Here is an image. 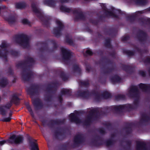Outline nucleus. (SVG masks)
Wrapping results in <instances>:
<instances>
[{"label": "nucleus", "mask_w": 150, "mask_h": 150, "mask_svg": "<svg viewBox=\"0 0 150 150\" xmlns=\"http://www.w3.org/2000/svg\"><path fill=\"white\" fill-rule=\"evenodd\" d=\"M122 68L127 72L130 74L134 72V68L131 66L123 65L122 66Z\"/></svg>", "instance_id": "nucleus-32"}, {"label": "nucleus", "mask_w": 150, "mask_h": 150, "mask_svg": "<svg viewBox=\"0 0 150 150\" xmlns=\"http://www.w3.org/2000/svg\"><path fill=\"white\" fill-rule=\"evenodd\" d=\"M92 142L93 145L96 147L101 146L104 143L103 138L99 135L96 136Z\"/></svg>", "instance_id": "nucleus-24"}, {"label": "nucleus", "mask_w": 150, "mask_h": 150, "mask_svg": "<svg viewBox=\"0 0 150 150\" xmlns=\"http://www.w3.org/2000/svg\"><path fill=\"white\" fill-rule=\"evenodd\" d=\"M35 110L41 109L43 107V104L41 100L38 98L34 99L32 102Z\"/></svg>", "instance_id": "nucleus-25"}, {"label": "nucleus", "mask_w": 150, "mask_h": 150, "mask_svg": "<svg viewBox=\"0 0 150 150\" xmlns=\"http://www.w3.org/2000/svg\"><path fill=\"white\" fill-rule=\"evenodd\" d=\"M86 119L83 122V124L86 126H89L94 121L98 120L99 115L100 114V111H99L97 108H94L91 110L89 112Z\"/></svg>", "instance_id": "nucleus-7"}, {"label": "nucleus", "mask_w": 150, "mask_h": 150, "mask_svg": "<svg viewBox=\"0 0 150 150\" xmlns=\"http://www.w3.org/2000/svg\"><path fill=\"white\" fill-rule=\"evenodd\" d=\"M73 13L74 14H76L74 18L75 21H77L79 20H81L84 21L86 20V17L83 12L79 9H75L73 11Z\"/></svg>", "instance_id": "nucleus-18"}, {"label": "nucleus", "mask_w": 150, "mask_h": 150, "mask_svg": "<svg viewBox=\"0 0 150 150\" xmlns=\"http://www.w3.org/2000/svg\"><path fill=\"white\" fill-rule=\"evenodd\" d=\"M69 35L67 34L65 36V41L69 45H73L74 43L73 41L71 39L69 38Z\"/></svg>", "instance_id": "nucleus-48"}, {"label": "nucleus", "mask_w": 150, "mask_h": 150, "mask_svg": "<svg viewBox=\"0 0 150 150\" xmlns=\"http://www.w3.org/2000/svg\"><path fill=\"white\" fill-rule=\"evenodd\" d=\"M128 94L129 97L136 98L134 100L133 105L127 104V105H130L131 106V108H128L129 111L137 109L139 105V98L140 96V92L137 86L134 85L131 86L129 90Z\"/></svg>", "instance_id": "nucleus-2"}, {"label": "nucleus", "mask_w": 150, "mask_h": 150, "mask_svg": "<svg viewBox=\"0 0 150 150\" xmlns=\"http://www.w3.org/2000/svg\"><path fill=\"white\" fill-rule=\"evenodd\" d=\"M149 11H150V7L148 9L141 11H138L137 13L140 14H143L146 13Z\"/></svg>", "instance_id": "nucleus-63"}, {"label": "nucleus", "mask_w": 150, "mask_h": 150, "mask_svg": "<svg viewBox=\"0 0 150 150\" xmlns=\"http://www.w3.org/2000/svg\"><path fill=\"white\" fill-rule=\"evenodd\" d=\"M20 100L19 98L17 95L16 94H14L12 95V98L10 101L12 103L17 105L19 103Z\"/></svg>", "instance_id": "nucleus-36"}, {"label": "nucleus", "mask_w": 150, "mask_h": 150, "mask_svg": "<svg viewBox=\"0 0 150 150\" xmlns=\"http://www.w3.org/2000/svg\"><path fill=\"white\" fill-rule=\"evenodd\" d=\"M44 3L45 5L52 7H55L56 5L54 0H45L44 1Z\"/></svg>", "instance_id": "nucleus-35"}, {"label": "nucleus", "mask_w": 150, "mask_h": 150, "mask_svg": "<svg viewBox=\"0 0 150 150\" xmlns=\"http://www.w3.org/2000/svg\"><path fill=\"white\" fill-rule=\"evenodd\" d=\"M39 86L38 85L32 84L27 90V92L32 96L37 94L38 93Z\"/></svg>", "instance_id": "nucleus-20"}, {"label": "nucleus", "mask_w": 150, "mask_h": 150, "mask_svg": "<svg viewBox=\"0 0 150 150\" xmlns=\"http://www.w3.org/2000/svg\"><path fill=\"white\" fill-rule=\"evenodd\" d=\"M60 77L62 80L64 81L67 80L69 78L68 75L63 71L61 72L60 74Z\"/></svg>", "instance_id": "nucleus-45"}, {"label": "nucleus", "mask_w": 150, "mask_h": 150, "mask_svg": "<svg viewBox=\"0 0 150 150\" xmlns=\"http://www.w3.org/2000/svg\"><path fill=\"white\" fill-rule=\"evenodd\" d=\"M24 140L22 135L13 134L10 137L7 141L11 144H19L22 143Z\"/></svg>", "instance_id": "nucleus-12"}, {"label": "nucleus", "mask_w": 150, "mask_h": 150, "mask_svg": "<svg viewBox=\"0 0 150 150\" xmlns=\"http://www.w3.org/2000/svg\"><path fill=\"white\" fill-rule=\"evenodd\" d=\"M56 23L58 27H55L53 30V34L56 37H58L61 35V31L63 30L64 26V24L60 21L57 20Z\"/></svg>", "instance_id": "nucleus-14"}, {"label": "nucleus", "mask_w": 150, "mask_h": 150, "mask_svg": "<svg viewBox=\"0 0 150 150\" xmlns=\"http://www.w3.org/2000/svg\"><path fill=\"white\" fill-rule=\"evenodd\" d=\"M98 132L101 134L104 135L106 133V132L103 128H100L98 129Z\"/></svg>", "instance_id": "nucleus-64"}, {"label": "nucleus", "mask_w": 150, "mask_h": 150, "mask_svg": "<svg viewBox=\"0 0 150 150\" xmlns=\"http://www.w3.org/2000/svg\"><path fill=\"white\" fill-rule=\"evenodd\" d=\"M5 20L7 21L10 24L13 23L16 21V17L14 15H11L9 16L8 17L6 18Z\"/></svg>", "instance_id": "nucleus-37"}, {"label": "nucleus", "mask_w": 150, "mask_h": 150, "mask_svg": "<svg viewBox=\"0 0 150 150\" xmlns=\"http://www.w3.org/2000/svg\"><path fill=\"white\" fill-rule=\"evenodd\" d=\"M27 139L31 147L30 150H39L38 144L35 142H33L30 137H28Z\"/></svg>", "instance_id": "nucleus-28"}, {"label": "nucleus", "mask_w": 150, "mask_h": 150, "mask_svg": "<svg viewBox=\"0 0 150 150\" xmlns=\"http://www.w3.org/2000/svg\"><path fill=\"white\" fill-rule=\"evenodd\" d=\"M89 22L90 23H92L94 25H98L99 21L98 20L90 19H89Z\"/></svg>", "instance_id": "nucleus-59"}, {"label": "nucleus", "mask_w": 150, "mask_h": 150, "mask_svg": "<svg viewBox=\"0 0 150 150\" xmlns=\"http://www.w3.org/2000/svg\"><path fill=\"white\" fill-rule=\"evenodd\" d=\"M61 50L62 56L63 59L67 64L70 63L71 59L72 56V52L70 50L61 47Z\"/></svg>", "instance_id": "nucleus-13"}, {"label": "nucleus", "mask_w": 150, "mask_h": 150, "mask_svg": "<svg viewBox=\"0 0 150 150\" xmlns=\"http://www.w3.org/2000/svg\"><path fill=\"white\" fill-rule=\"evenodd\" d=\"M22 23L24 25H31L30 23L28 20L24 18L22 20Z\"/></svg>", "instance_id": "nucleus-61"}, {"label": "nucleus", "mask_w": 150, "mask_h": 150, "mask_svg": "<svg viewBox=\"0 0 150 150\" xmlns=\"http://www.w3.org/2000/svg\"><path fill=\"white\" fill-rule=\"evenodd\" d=\"M42 46L39 49L41 52H52L57 49L59 45L54 40H48L40 43Z\"/></svg>", "instance_id": "nucleus-3"}, {"label": "nucleus", "mask_w": 150, "mask_h": 150, "mask_svg": "<svg viewBox=\"0 0 150 150\" xmlns=\"http://www.w3.org/2000/svg\"><path fill=\"white\" fill-rule=\"evenodd\" d=\"M137 4L140 5H144L146 3V0H135Z\"/></svg>", "instance_id": "nucleus-58"}, {"label": "nucleus", "mask_w": 150, "mask_h": 150, "mask_svg": "<svg viewBox=\"0 0 150 150\" xmlns=\"http://www.w3.org/2000/svg\"><path fill=\"white\" fill-rule=\"evenodd\" d=\"M8 82L7 78H3L0 79V86L4 88L8 84Z\"/></svg>", "instance_id": "nucleus-39"}, {"label": "nucleus", "mask_w": 150, "mask_h": 150, "mask_svg": "<svg viewBox=\"0 0 150 150\" xmlns=\"http://www.w3.org/2000/svg\"><path fill=\"white\" fill-rule=\"evenodd\" d=\"M131 107L130 105H127V104L106 107L103 109V110H100V114L102 115H107L111 112L120 114L125 111H129L128 108H131Z\"/></svg>", "instance_id": "nucleus-1"}, {"label": "nucleus", "mask_w": 150, "mask_h": 150, "mask_svg": "<svg viewBox=\"0 0 150 150\" xmlns=\"http://www.w3.org/2000/svg\"><path fill=\"white\" fill-rule=\"evenodd\" d=\"M85 140V138L83 134H78L76 135L74 138V144L76 146L84 143Z\"/></svg>", "instance_id": "nucleus-16"}, {"label": "nucleus", "mask_w": 150, "mask_h": 150, "mask_svg": "<svg viewBox=\"0 0 150 150\" xmlns=\"http://www.w3.org/2000/svg\"><path fill=\"white\" fill-rule=\"evenodd\" d=\"M14 38L15 42L25 48L29 46L30 38L27 35L23 34L16 35Z\"/></svg>", "instance_id": "nucleus-9"}, {"label": "nucleus", "mask_w": 150, "mask_h": 150, "mask_svg": "<svg viewBox=\"0 0 150 150\" xmlns=\"http://www.w3.org/2000/svg\"><path fill=\"white\" fill-rule=\"evenodd\" d=\"M103 125L106 127L108 129H112V124L110 122H105L103 123Z\"/></svg>", "instance_id": "nucleus-57"}, {"label": "nucleus", "mask_w": 150, "mask_h": 150, "mask_svg": "<svg viewBox=\"0 0 150 150\" xmlns=\"http://www.w3.org/2000/svg\"><path fill=\"white\" fill-rule=\"evenodd\" d=\"M108 54L109 55L112 57L115 58L116 55V52L115 51H113L112 52H110L107 51L106 54Z\"/></svg>", "instance_id": "nucleus-60"}, {"label": "nucleus", "mask_w": 150, "mask_h": 150, "mask_svg": "<svg viewBox=\"0 0 150 150\" xmlns=\"http://www.w3.org/2000/svg\"><path fill=\"white\" fill-rule=\"evenodd\" d=\"M26 106L27 109L30 112V115L32 117H33L34 116V114L30 105L28 103H26Z\"/></svg>", "instance_id": "nucleus-55"}, {"label": "nucleus", "mask_w": 150, "mask_h": 150, "mask_svg": "<svg viewBox=\"0 0 150 150\" xmlns=\"http://www.w3.org/2000/svg\"><path fill=\"white\" fill-rule=\"evenodd\" d=\"M125 142L127 146L125 148L127 150H130L132 142L131 141L128 140L126 141Z\"/></svg>", "instance_id": "nucleus-56"}, {"label": "nucleus", "mask_w": 150, "mask_h": 150, "mask_svg": "<svg viewBox=\"0 0 150 150\" xmlns=\"http://www.w3.org/2000/svg\"><path fill=\"white\" fill-rule=\"evenodd\" d=\"M134 125V124L132 122L126 123L125 125L124 129L127 134H131L132 132V127Z\"/></svg>", "instance_id": "nucleus-27"}, {"label": "nucleus", "mask_w": 150, "mask_h": 150, "mask_svg": "<svg viewBox=\"0 0 150 150\" xmlns=\"http://www.w3.org/2000/svg\"><path fill=\"white\" fill-rule=\"evenodd\" d=\"M10 53L11 55L14 57H17L19 54L18 52L13 50L11 51Z\"/></svg>", "instance_id": "nucleus-62"}, {"label": "nucleus", "mask_w": 150, "mask_h": 150, "mask_svg": "<svg viewBox=\"0 0 150 150\" xmlns=\"http://www.w3.org/2000/svg\"><path fill=\"white\" fill-rule=\"evenodd\" d=\"M136 38L141 44L144 45L146 42L149 36L146 32L140 29L137 32Z\"/></svg>", "instance_id": "nucleus-10"}, {"label": "nucleus", "mask_w": 150, "mask_h": 150, "mask_svg": "<svg viewBox=\"0 0 150 150\" xmlns=\"http://www.w3.org/2000/svg\"><path fill=\"white\" fill-rule=\"evenodd\" d=\"M79 84L82 86L87 88L89 86V81L88 79H86L83 81H81L79 82Z\"/></svg>", "instance_id": "nucleus-41"}, {"label": "nucleus", "mask_w": 150, "mask_h": 150, "mask_svg": "<svg viewBox=\"0 0 150 150\" xmlns=\"http://www.w3.org/2000/svg\"><path fill=\"white\" fill-rule=\"evenodd\" d=\"M12 105V103L10 101L5 105L0 106V114L3 116L6 115V109H10Z\"/></svg>", "instance_id": "nucleus-23"}, {"label": "nucleus", "mask_w": 150, "mask_h": 150, "mask_svg": "<svg viewBox=\"0 0 150 150\" xmlns=\"http://www.w3.org/2000/svg\"><path fill=\"white\" fill-rule=\"evenodd\" d=\"M101 7L103 10L105 11V13L106 16H112L116 18H117L118 16L117 15L115 14L114 13H117V12L116 11V9L114 7L112 8V11H108L107 9L106 6L105 4H103L101 5Z\"/></svg>", "instance_id": "nucleus-21"}, {"label": "nucleus", "mask_w": 150, "mask_h": 150, "mask_svg": "<svg viewBox=\"0 0 150 150\" xmlns=\"http://www.w3.org/2000/svg\"><path fill=\"white\" fill-rule=\"evenodd\" d=\"M112 83L120 82L121 80V78L117 75H115L110 79Z\"/></svg>", "instance_id": "nucleus-40"}, {"label": "nucleus", "mask_w": 150, "mask_h": 150, "mask_svg": "<svg viewBox=\"0 0 150 150\" xmlns=\"http://www.w3.org/2000/svg\"><path fill=\"white\" fill-rule=\"evenodd\" d=\"M31 7L33 12L37 14V16L42 21V24L47 27L50 26V20L51 19L50 16L43 15L37 8L35 4L33 3L31 4Z\"/></svg>", "instance_id": "nucleus-6"}, {"label": "nucleus", "mask_w": 150, "mask_h": 150, "mask_svg": "<svg viewBox=\"0 0 150 150\" xmlns=\"http://www.w3.org/2000/svg\"><path fill=\"white\" fill-rule=\"evenodd\" d=\"M0 47L2 49H4L2 50L0 49V58H3L6 61H7V55L8 51L7 49L8 45L6 42L5 41L2 42L1 45H0Z\"/></svg>", "instance_id": "nucleus-15"}, {"label": "nucleus", "mask_w": 150, "mask_h": 150, "mask_svg": "<svg viewBox=\"0 0 150 150\" xmlns=\"http://www.w3.org/2000/svg\"><path fill=\"white\" fill-rule=\"evenodd\" d=\"M61 93L62 95H67L71 96V92L70 90L69 89H64L61 91Z\"/></svg>", "instance_id": "nucleus-44"}, {"label": "nucleus", "mask_w": 150, "mask_h": 150, "mask_svg": "<svg viewBox=\"0 0 150 150\" xmlns=\"http://www.w3.org/2000/svg\"><path fill=\"white\" fill-rule=\"evenodd\" d=\"M126 97L124 95L119 94L115 96V100L118 101L120 100H124L125 99Z\"/></svg>", "instance_id": "nucleus-53"}, {"label": "nucleus", "mask_w": 150, "mask_h": 150, "mask_svg": "<svg viewBox=\"0 0 150 150\" xmlns=\"http://www.w3.org/2000/svg\"><path fill=\"white\" fill-rule=\"evenodd\" d=\"M70 121L76 124H79L81 122V120L74 113H71L69 116Z\"/></svg>", "instance_id": "nucleus-29"}, {"label": "nucleus", "mask_w": 150, "mask_h": 150, "mask_svg": "<svg viewBox=\"0 0 150 150\" xmlns=\"http://www.w3.org/2000/svg\"><path fill=\"white\" fill-rule=\"evenodd\" d=\"M118 28H105L104 32L105 35H108L112 37H115L117 34Z\"/></svg>", "instance_id": "nucleus-22"}, {"label": "nucleus", "mask_w": 150, "mask_h": 150, "mask_svg": "<svg viewBox=\"0 0 150 150\" xmlns=\"http://www.w3.org/2000/svg\"><path fill=\"white\" fill-rule=\"evenodd\" d=\"M139 88L146 92L150 93V85H147L145 84L140 83L138 85Z\"/></svg>", "instance_id": "nucleus-33"}, {"label": "nucleus", "mask_w": 150, "mask_h": 150, "mask_svg": "<svg viewBox=\"0 0 150 150\" xmlns=\"http://www.w3.org/2000/svg\"><path fill=\"white\" fill-rule=\"evenodd\" d=\"M103 59L106 60L105 63L107 64H110L112 65L110 68L107 67L104 69L101 67L103 72L105 74H109L112 73L116 69V67L115 65H113V62L110 59H108L106 57H105L103 58Z\"/></svg>", "instance_id": "nucleus-11"}, {"label": "nucleus", "mask_w": 150, "mask_h": 150, "mask_svg": "<svg viewBox=\"0 0 150 150\" xmlns=\"http://www.w3.org/2000/svg\"><path fill=\"white\" fill-rule=\"evenodd\" d=\"M26 64L25 60L20 61L16 65L17 68L22 67L23 71L21 73L22 79L24 81H29L34 76V73L29 69L26 67Z\"/></svg>", "instance_id": "nucleus-4"}, {"label": "nucleus", "mask_w": 150, "mask_h": 150, "mask_svg": "<svg viewBox=\"0 0 150 150\" xmlns=\"http://www.w3.org/2000/svg\"><path fill=\"white\" fill-rule=\"evenodd\" d=\"M16 7L17 9L24 8L26 7V4L24 2L18 3L16 4Z\"/></svg>", "instance_id": "nucleus-46"}, {"label": "nucleus", "mask_w": 150, "mask_h": 150, "mask_svg": "<svg viewBox=\"0 0 150 150\" xmlns=\"http://www.w3.org/2000/svg\"><path fill=\"white\" fill-rule=\"evenodd\" d=\"M64 135V133L61 131H58L57 130L54 132V136L55 139L57 140H62L64 139L63 136Z\"/></svg>", "instance_id": "nucleus-30"}, {"label": "nucleus", "mask_w": 150, "mask_h": 150, "mask_svg": "<svg viewBox=\"0 0 150 150\" xmlns=\"http://www.w3.org/2000/svg\"><path fill=\"white\" fill-rule=\"evenodd\" d=\"M26 64H30L28 65V67H29L31 64L35 63V61L34 59L32 57H28L25 60Z\"/></svg>", "instance_id": "nucleus-47"}, {"label": "nucleus", "mask_w": 150, "mask_h": 150, "mask_svg": "<svg viewBox=\"0 0 150 150\" xmlns=\"http://www.w3.org/2000/svg\"><path fill=\"white\" fill-rule=\"evenodd\" d=\"M123 53L127 54L128 56H133L135 52L134 51L127 50H124L123 51Z\"/></svg>", "instance_id": "nucleus-52"}, {"label": "nucleus", "mask_w": 150, "mask_h": 150, "mask_svg": "<svg viewBox=\"0 0 150 150\" xmlns=\"http://www.w3.org/2000/svg\"><path fill=\"white\" fill-rule=\"evenodd\" d=\"M66 119H57L56 120H51L49 121L47 125L51 129L54 127V125H61L63 124L65 122Z\"/></svg>", "instance_id": "nucleus-19"}, {"label": "nucleus", "mask_w": 150, "mask_h": 150, "mask_svg": "<svg viewBox=\"0 0 150 150\" xmlns=\"http://www.w3.org/2000/svg\"><path fill=\"white\" fill-rule=\"evenodd\" d=\"M141 118L139 123L141 124L146 123L150 121V117L146 113H143L141 114Z\"/></svg>", "instance_id": "nucleus-31"}, {"label": "nucleus", "mask_w": 150, "mask_h": 150, "mask_svg": "<svg viewBox=\"0 0 150 150\" xmlns=\"http://www.w3.org/2000/svg\"><path fill=\"white\" fill-rule=\"evenodd\" d=\"M77 94L79 96L84 98H88L91 96L93 95L96 101H99L101 100L100 93L95 90H93L90 92L88 90L83 92L79 91L77 92Z\"/></svg>", "instance_id": "nucleus-8"}, {"label": "nucleus", "mask_w": 150, "mask_h": 150, "mask_svg": "<svg viewBox=\"0 0 150 150\" xmlns=\"http://www.w3.org/2000/svg\"><path fill=\"white\" fill-rule=\"evenodd\" d=\"M116 11L117 12V13L118 14L122 16H125L126 17V18L127 20L129 21L130 22H133L134 21L137 17L138 14H141L137 13V12L138 11H137L136 12V13L133 14L131 16H127V15L126 14V13L125 12L122 11L120 9L116 10Z\"/></svg>", "instance_id": "nucleus-17"}, {"label": "nucleus", "mask_w": 150, "mask_h": 150, "mask_svg": "<svg viewBox=\"0 0 150 150\" xmlns=\"http://www.w3.org/2000/svg\"><path fill=\"white\" fill-rule=\"evenodd\" d=\"M136 143V150H150V148L147 147L146 144L144 142L137 141Z\"/></svg>", "instance_id": "nucleus-26"}, {"label": "nucleus", "mask_w": 150, "mask_h": 150, "mask_svg": "<svg viewBox=\"0 0 150 150\" xmlns=\"http://www.w3.org/2000/svg\"><path fill=\"white\" fill-rule=\"evenodd\" d=\"M111 40L110 38H108L105 39V42H104V46L107 47L111 48L112 45L111 44Z\"/></svg>", "instance_id": "nucleus-49"}, {"label": "nucleus", "mask_w": 150, "mask_h": 150, "mask_svg": "<svg viewBox=\"0 0 150 150\" xmlns=\"http://www.w3.org/2000/svg\"><path fill=\"white\" fill-rule=\"evenodd\" d=\"M59 86V83L57 81L51 82L47 85L45 89L47 94L45 96L46 101L50 102L52 101L53 96L56 94Z\"/></svg>", "instance_id": "nucleus-5"}, {"label": "nucleus", "mask_w": 150, "mask_h": 150, "mask_svg": "<svg viewBox=\"0 0 150 150\" xmlns=\"http://www.w3.org/2000/svg\"><path fill=\"white\" fill-rule=\"evenodd\" d=\"M101 96L103 98L105 99H107L111 97V94L107 91L104 92Z\"/></svg>", "instance_id": "nucleus-50"}, {"label": "nucleus", "mask_w": 150, "mask_h": 150, "mask_svg": "<svg viewBox=\"0 0 150 150\" xmlns=\"http://www.w3.org/2000/svg\"><path fill=\"white\" fill-rule=\"evenodd\" d=\"M72 69L74 72H77L79 73H80L81 72V69L79 65L77 64L74 65L73 66Z\"/></svg>", "instance_id": "nucleus-54"}, {"label": "nucleus", "mask_w": 150, "mask_h": 150, "mask_svg": "<svg viewBox=\"0 0 150 150\" xmlns=\"http://www.w3.org/2000/svg\"><path fill=\"white\" fill-rule=\"evenodd\" d=\"M140 62H143L145 64H147L150 63V58L146 57L145 59L141 57L139 60Z\"/></svg>", "instance_id": "nucleus-51"}, {"label": "nucleus", "mask_w": 150, "mask_h": 150, "mask_svg": "<svg viewBox=\"0 0 150 150\" xmlns=\"http://www.w3.org/2000/svg\"><path fill=\"white\" fill-rule=\"evenodd\" d=\"M116 141L112 139L107 140L105 142L106 146L109 147L114 145L116 143Z\"/></svg>", "instance_id": "nucleus-43"}, {"label": "nucleus", "mask_w": 150, "mask_h": 150, "mask_svg": "<svg viewBox=\"0 0 150 150\" xmlns=\"http://www.w3.org/2000/svg\"><path fill=\"white\" fill-rule=\"evenodd\" d=\"M138 21L141 25H143L147 24V23L150 24V18H140L138 20Z\"/></svg>", "instance_id": "nucleus-34"}, {"label": "nucleus", "mask_w": 150, "mask_h": 150, "mask_svg": "<svg viewBox=\"0 0 150 150\" xmlns=\"http://www.w3.org/2000/svg\"><path fill=\"white\" fill-rule=\"evenodd\" d=\"M60 10L62 12L68 13H69L70 12L73 13V11L74 10L72 9L71 8H69L66 7V6H64L63 5L60 6Z\"/></svg>", "instance_id": "nucleus-38"}, {"label": "nucleus", "mask_w": 150, "mask_h": 150, "mask_svg": "<svg viewBox=\"0 0 150 150\" xmlns=\"http://www.w3.org/2000/svg\"><path fill=\"white\" fill-rule=\"evenodd\" d=\"M69 148V143L67 142H66L60 145L59 146V149L60 150H68Z\"/></svg>", "instance_id": "nucleus-42"}]
</instances>
